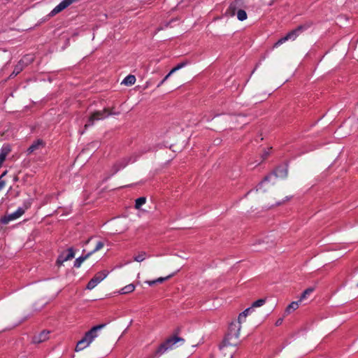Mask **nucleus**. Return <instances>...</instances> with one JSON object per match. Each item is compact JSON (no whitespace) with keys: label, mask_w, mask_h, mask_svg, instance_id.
<instances>
[{"label":"nucleus","mask_w":358,"mask_h":358,"mask_svg":"<svg viewBox=\"0 0 358 358\" xmlns=\"http://www.w3.org/2000/svg\"><path fill=\"white\" fill-rule=\"evenodd\" d=\"M241 329V322L238 320L233 321L229 324L228 333L219 347L220 350L222 354L227 355V348L228 347L236 346L237 345V342L233 341V340H238L240 336Z\"/></svg>","instance_id":"f257e3e1"},{"label":"nucleus","mask_w":358,"mask_h":358,"mask_svg":"<svg viewBox=\"0 0 358 358\" xmlns=\"http://www.w3.org/2000/svg\"><path fill=\"white\" fill-rule=\"evenodd\" d=\"M105 327V324H99L93 327L90 330L87 331L85 336L80 340L76 347V351H81L87 348L92 341L98 336V331Z\"/></svg>","instance_id":"f03ea898"},{"label":"nucleus","mask_w":358,"mask_h":358,"mask_svg":"<svg viewBox=\"0 0 358 358\" xmlns=\"http://www.w3.org/2000/svg\"><path fill=\"white\" fill-rule=\"evenodd\" d=\"M177 343H181L180 345H182L185 343V339L177 336H171L167 338L158 347L155 354L158 356L163 355L167 350L173 349Z\"/></svg>","instance_id":"7ed1b4c3"},{"label":"nucleus","mask_w":358,"mask_h":358,"mask_svg":"<svg viewBox=\"0 0 358 358\" xmlns=\"http://www.w3.org/2000/svg\"><path fill=\"white\" fill-rule=\"evenodd\" d=\"M310 26L308 24H301L298 26L296 29L290 31L285 36L278 40L273 47L277 48L289 40L294 41L300 33L306 30Z\"/></svg>","instance_id":"20e7f679"},{"label":"nucleus","mask_w":358,"mask_h":358,"mask_svg":"<svg viewBox=\"0 0 358 358\" xmlns=\"http://www.w3.org/2000/svg\"><path fill=\"white\" fill-rule=\"evenodd\" d=\"M31 202L28 200L23 203V206L19 207L15 212L1 218L3 224H7L10 221L15 220L21 217L25 211L31 206Z\"/></svg>","instance_id":"39448f33"},{"label":"nucleus","mask_w":358,"mask_h":358,"mask_svg":"<svg viewBox=\"0 0 358 358\" xmlns=\"http://www.w3.org/2000/svg\"><path fill=\"white\" fill-rule=\"evenodd\" d=\"M288 170L286 166H279L272 173L266 176L259 183L258 188L261 189L266 182H271L272 179L275 178H285L287 177Z\"/></svg>","instance_id":"423d86ee"},{"label":"nucleus","mask_w":358,"mask_h":358,"mask_svg":"<svg viewBox=\"0 0 358 358\" xmlns=\"http://www.w3.org/2000/svg\"><path fill=\"white\" fill-rule=\"evenodd\" d=\"M115 114L117 113L110 112L107 108H105L103 110L96 111L90 115L87 122L85 124V128L87 129L89 127L92 126L96 121L103 120L110 115Z\"/></svg>","instance_id":"0eeeda50"},{"label":"nucleus","mask_w":358,"mask_h":358,"mask_svg":"<svg viewBox=\"0 0 358 358\" xmlns=\"http://www.w3.org/2000/svg\"><path fill=\"white\" fill-rule=\"evenodd\" d=\"M245 5L243 0H234L229 4L228 8L225 11L227 17H234L238 10L244 8Z\"/></svg>","instance_id":"6e6552de"},{"label":"nucleus","mask_w":358,"mask_h":358,"mask_svg":"<svg viewBox=\"0 0 358 358\" xmlns=\"http://www.w3.org/2000/svg\"><path fill=\"white\" fill-rule=\"evenodd\" d=\"M109 274V271L104 270L97 273L87 283L86 288L87 289L92 290L94 289L99 283H100L103 280H104L108 275Z\"/></svg>","instance_id":"1a4fd4ad"},{"label":"nucleus","mask_w":358,"mask_h":358,"mask_svg":"<svg viewBox=\"0 0 358 358\" xmlns=\"http://www.w3.org/2000/svg\"><path fill=\"white\" fill-rule=\"evenodd\" d=\"M75 257V251L73 248H69L66 251L62 252L57 259L58 265H62L64 262L73 259Z\"/></svg>","instance_id":"9d476101"},{"label":"nucleus","mask_w":358,"mask_h":358,"mask_svg":"<svg viewBox=\"0 0 358 358\" xmlns=\"http://www.w3.org/2000/svg\"><path fill=\"white\" fill-rule=\"evenodd\" d=\"M70 3L68 0H63L61 1L57 6H56L50 13V16H54L56 14L60 13L69 6H70Z\"/></svg>","instance_id":"9b49d317"},{"label":"nucleus","mask_w":358,"mask_h":358,"mask_svg":"<svg viewBox=\"0 0 358 358\" xmlns=\"http://www.w3.org/2000/svg\"><path fill=\"white\" fill-rule=\"evenodd\" d=\"M45 146V143L41 139H37L29 147L27 150V155H30L36 150L43 148Z\"/></svg>","instance_id":"f8f14e48"},{"label":"nucleus","mask_w":358,"mask_h":358,"mask_svg":"<svg viewBox=\"0 0 358 358\" xmlns=\"http://www.w3.org/2000/svg\"><path fill=\"white\" fill-rule=\"evenodd\" d=\"M50 334L49 331H43L40 334L35 335L33 338L32 341L34 343H40L42 342L45 341L48 339V335Z\"/></svg>","instance_id":"ddd939ff"},{"label":"nucleus","mask_w":358,"mask_h":358,"mask_svg":"<svg viewBox=\"0 0 358 358\" xmlns=\"http://www.w3.org/2000/svg\"><path fill=\"white\" fill-rule=\"evenodd\" d=\"M24 59H20L19 62L15 65L13 73L10 75V77L15 76L19 74L24 68Z\"/></svg>","instance_id":"4468645a"},{"label":"nucleus","mask_w":358,"mask_h":358,"mask_svg":"<svg viewBox=\"0 0 358 358\" xmlns=\"http://www.w3.org/2000/svg\"><path fill=\"white\" fill-rule=\"evenodd\" d=\"M10 152V148L8 145H3L0 150V162H3L6 156Z\"/></svg>","instance_id":"2eb2a0df"},{"label":"nucleus","mask_w":358,"mask_h":358,"mask_svg":"<svg viewBox=\"0 0 358 358\" xmlns=\"http://www.w3.org/2000/svg\"><path fill=\"white\" fill-rule=\"evenodd\" d=\"M187 64H188V62H187V61L178 64L174 68H173L170 71V72L164 78V79L165 80H166L171 76V74H173L176 71L180 70V69L185 67V66L187 65Z\"/></svg>","instance_id":"dca6fc26"},{"label":"nucleus","mask_w":358,"mask_h":358,"mask_svg":"<svg viewBox=\"0 0 358 358\" xmlns=\"http://www.w3.org/2000/svg\"><path fill=\"white\" fill-rule=\"evenodd\" d=\"M90 256H91V253L87 252V254L83 255L80 256L79 257L76 258L74 262V264H73L74 267H76V268L80 267L83 262L85 260H86L88 257H90Z\"/></svg>","instance_id":"f3484780"},{"label":"nucleus","mask_w":358,"mask_h":358,"mask_svg":"<svg viewBox=\"0 0 358 358\" xmlns=\"http://www.w3.org/2000/svg\"><path fill=\"white\" fill-rule=\"evenodd\" d=\"M146 201V197L145 196H141L136 199V210H137L139 213H148L147 210H143L141 209V206L145 203Z\"/></svg>","instance_id":"a211bd4d"},{"label":"nucleus","mask_w":358,"mask_h":358,"mask_svg":"<svg viewBox=\"0 0 358 358\" xmlns=\"http://www.w3.org/2000/svg\"><path fill=\"white\" fill-rule=\"evenodd\" d=\"M301 301H292L291 303H289L287 307L285 309V314L289 315L292 312L294 311L299 307V303Z\"/></svg>","instance_id":"6ab92c4d"},{"label":"nucleus","mask_w":358,"mask_h":358,"mask_svg":"<svg viewBox=\"0 0 358 358\" xmlns=\"http://www.w3.org/2000/svg\"><path fill=\"white\" fill-rule=\"evenodd\" d=\"M127 164V162H126V160H123L115 164L113 168V173H111V175H114L115 173H116L118 171L125 167Z\"/></svg>","instance_id":"aec40b11"},{"label":"nucleus","mask_w":358,"mask_h":358,"mask_svg":"<svg viewBox=\"0 0 358 358\" xmlns=\"http://www.w3.org/2000/svg\"><path fill=\"white\" fill-rule=\"evenodd\" d=\"M133 291H134V284L131 283V284L122 287L119 291V293L121 294H128V293L132 292Z\"/></svg>","instance_id":"412c9836"},{"label":"nucleus","mask_w":358,"mask_h":358,"mask_svg":"<svg viewBox=\"0 0 358 358\" xmlns=\"http://www.w3.org/2000/svg\"><path fill=\"white\" fill-rule=\"evenodd\" d=\"M122 85H124L127 86L131 85L134 84V76L129 75L127 76L121 83Z\"/></svg>","instance_id":"4be33fe9"},{"label":"nucleus","mask_w":358,"mask_h":358,"mask_svg":"<svg viewBox=\"0 0 358 358\" xmlns=\"http://www.w3.org/2000/svg\"><path fill=\"white\" fill-rule=\"evenodd\" d=\"M173 275V274H171L166 277H160V278H158L156 280H151V281H148V283L150 285H155L156 283H162L163 282H164L165 280L169 279L170 278H171L172 276Z\"/></svg>","instance_id":"5701e85b"},{"label":"nucleus","mask_w":358,"mask_h":358,"mask_svg":"<svg viewBox=\"0 0 358 358\" xmlns=\"http://www.w3.org/2000/svg\"><path fill=\"white\" fill-rule=\"evenodd\" d=\"M253 311L252 307H249L241 313L238 317V320L241 322V317H246Z\"/></svg>","instance_id":"b1692460"},{"label":"nucleus","mask_w":358,"mask_h":358,"mask_svg":"<svg viewBox=\"0 0 358 358\" xmlns=\"http://www.w3.org/2000/svg\"><path fill=\"white\" fill-rule=\"evenodd\" d=\"M237 18L240 21H243L247 19L248 15L246 12L244 10V8H241V10H238V12L236 13Z\"/></svg>","instance_id":"393cba45"},{"label":"nucleus","mask_w":358,"mask_h":358,"mask_svg":"<svg viewBox=\"0 0 358 358\" xmlns=\"http://www.w3.org/2000/svg\"><path fill=\"white\" fill-rule=\"evenodd\" d=\"M314 291L313 287H309L303 291V292L301 294L300 296L299 301H301L302 300L305 299L306 296L309 294H310Z\"/></svg>","instance_id":"a878e982"},{"label":"nucleus","mask_w":358,"mask_h":358,"mask_svg":"<svg viewBox=\"0 0 358 358\" xmlns=\"http://www.w3.org/2000/svg\"><path fill=\"white\" fill-rule=\"evenodd\" d=\"M266 303V299H259L255 301H254L252 305H251V307H252V309L254 308H257V307H261L262 306L264 303Z\"/></svg>","instance_id":"bb28decb"},{"label":"nucleus","mask_w":358,"mask_h":358,"mask_svg":"<svg viewBox=\"0 0 358 358\" xmlns=\"http://www.w3.org/2000/svg\"><path fill=\"white\" fill-rule=\"evenodd\" d=\"M146 257L147 254L145 252H141L136 256V262H142L146 258Z\"/></svg>","instance_id":"cd10ccee"},{"label":"nucleus","mask_w":358,"mask_h":358,"mask_svg":"<svg viewBox=\"0 0 358 358\" xmlns=\"http://www.w3.org/2000/svg\"><path fill=\"white\" fill-rule=\"evenodd\" d=\"M103 247V243L101 242V241H99L96 243L95 248L93 250H92L91 252H89V253H91V255H92L94 252H96L99 251V250H101Z\"/></svg>","instance_id":"c85d7f7f"},{"label":"nucleus","mask_w":358,"mask_h":358,"mask_svg":"<svg viewBox=\"0 0 358 358\" xmlns=\"http://www.w3.org/2000/svg\"><path fill=\"white\" fill-rule=\"evenodd\" d=\"M22 59H24V61H25V63L24 64V67H25L29 64H30L33 61L34 59H33V57L31 55H26Z\"/></svg>","instance_id":"c756f323"},{"label":"nucleus","mask_w":358,"mask_h":358,"mask_svg":"<svg viewBox=\"0 0 358 358\" xmlns=\"http://www.w3.org/2000/svg\"><path fill=\"white\" fill-rule=\"evenodd\" d=\"M5 186V182L2 180V176H0V190Z\"/></svg>","instance_id":"7c9ffc66"},{"label":"nucleus","mask_w":358,"mask_h":358,"mask_svg":"<svg viewBox=\"0 0 358 358\" xmlns=\"http://www.w3.org/2000/svg\"><path fill=\"white\" fill-rule=\"evenodd\" d=\"M283 321V319L282 318H279L278 320H277V321L275 322V326H280L282 322Z\"/></svg>","instance_id":"2f4dec72"},{"label":"nucleus","mask_w":358,"mask_h":358,"mask_svg":"<svg viewBox=\"0 0 358 358\" xmlns=\"http://www.w3.org/2000/svg\"><path fill=\"white\" fill-rule=\"evenodd\" d=\"M166 80L164 79H163L162 80L160 81V83L157 85V87H159L161 86L162 85L164 84V83L165 82Z\"/></svg>","instance_id":"473e14b6"},{"label":"nucleus","mask_w":358,"mask_h":358,"mask_svg":"<svg viewBox=\"0 0 358 358\" xmlns=\"http://www.w3.org/2000/svg\"><path fill=\"white\" fill-rule=\"evenodd\" d=\"M166 80L164 79H163L162 80L160 81V83L157 85V87H159L161 86L162 85L164 84V83L165 82Z\"/></svg>","instance_id":"72a5a7b5"},{"label":"nucleus","mask_w":358,"mask_h":358,"mask_svg":"<svg viewBox=\"0 0 358 358\" xmlns=\"http://www.w3.org/2000/svg\"><path fill=\"white\" fill-rule=\"evenodd\" d=\"M233 357V353L232 352H230L229 355H228V358H232Z\"/></svg>","instance_id":"f704fd0d"},{"label":"nucleus","mask_w":358,"mask_h":358,"mask_svg":"<svg viewBox=\"0 0 358 358\" xmlns=\"http://www.w3.org/2000/svg\"><path fill=\"white\" fill-rule=\"evenodd\" d=\"M143 213L142 211H141V212H140V213L138 211V216H141V214H143ZM135 215H137V213H135Z\"/></svg>","instance_id":"c9c22d12"},{"label":"nucleus","mask_w":358,"mask_h":358,"mask_svg":"<svg viewBox=\"0 0 358 358\" xmlns=\"http://www.w3.org/2000/svg\"><path fill=\"white\" fill-rule=\"evenodd\" d=\"M245 317H241V322L245 320Z\"/></svg>","instance_id":"e433bc0d"},{"label":"nucleus","mask_w":358,"mask_h":358,"mask_svg":"<svg viewBox=\"0 0 358 358\" xmlns=\"http://www.w3.org/2000/svg\"><path fill=\"white\" fill-rule=\"evenodd\" d=\"M6 175V172H4L1 176H4Z\"/></svg>","instance_id":"4c0bfd02"},{"label":"nucleus","mask_w":358,"mask_h":358,"mask_svg":"<svg viewBox=\"0 0 358 358\" xmlns=\"http://www.w3.org/2000/svg\"><path fill=\"white\" fill-rule=\"evenodd\" d=\"M146 358H151V357H146Z\"/></svg>","instance_id":"58836bf2"},{"label":"nucleus","mask_w":358,"mask_h":358,"mask_svg":"<svg viewBox=\"0 0 358 358\" xmlns=\"http://www.w3.org/2000/svg\"><path fill=\"white\" fill-rule=\"evenodd\" d=\"M357 287H358V285H357Z\"/></svg>","instance_id":"ea45409f"}]
</instances>
